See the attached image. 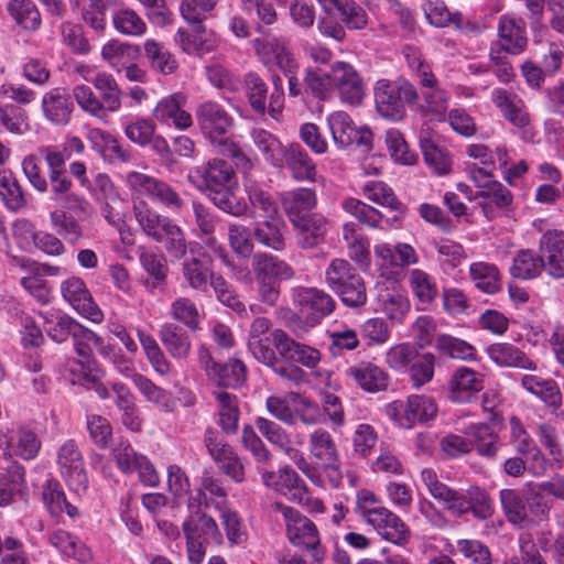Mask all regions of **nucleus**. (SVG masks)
Returning <instances> with one entry per match:
<instances>
[{
    "instance_id": "4468645a",
    "label": "nucleus",
    "mask_w": 564,
    "mask_h": 564,
    "mask_svg": "<svg viewBox=\"0 0 564 564\" xmlns=\"http://www.w3.org/2000/svg\"><path fill=\"white\" fill-rule=\"evenodd\" d=\"M296 303L303 314H307V323L315 326L330 315L336 302L326 291L317 288H301L296 292Z\"/></svg>"
},
{
    "instance_id": "774afa93",
    "label": "nucleus",
    "mask_w": 564,
    "mask_h": 564,
    "mask_svg": "<svg viewBox=\"0 0 564 564\" xmlns=\"http://www.w3.org/2000/svg\"><path fill=\"white\" fill-rule=\"evenodd\" d=\"M214 460L223 473L234 481L242 482L245 480L243 464L230 445L221 449Z\"/></svg>"
},
{
    "instance_id": "0eeeda50",
    "label": "nucleus",
    "mask_w": 564,
    "mask_h": 564,
    "mask_svg": "<svg viewBox=\"0 0 564 564\" xmlns=\"http://www.w3.org/2000/svg\"><path fill=\"white\" fill-rule=\"evenodd\" d=\"M261 479L265 487L274 489L288 500L307 506L316 511L323 510V502L312 498L305 481L290 466H284L276 473L262 471Z\"/></svg>"
},
{
    "instance_id": "dca6fc26",
    "label": "nucleus",
    "mask_w": 564,
    "mask_h": 564,
    "mask_svg": "<svg viewBox=\"0 0 564 564\" xmlns=\"http://www.w3.org/2000/svg\"><path fill=\"white\" fill-rule=\"evenodd\" d=\"M291 225L295 230V241L299 248L312 250L325 242L328 220L324 215L302 217V219L292 221Z\"/></svg>"
},
{
    "instance_id": "7c9ffc66",
    "label": "nucleus",
    "mask_w": 564,
    "mask_h": 564,
    "mask_svg": "<svg viewBox=\"0 0 564 564\" xmlns=\"http://www.w3.org/2000/svg\"><path fill=\"white\" fill-rule=\"evenodd\" d=\"M284 227L281 218L263 219L254 224L251 236L253 241L264 248L283 251L285 249Z\"/></svg>"
},
{
    "instance_id": "4be33fe9",
    "label": "nucleus",
    "mask_w": 564,
    "mask_h": 564,
    "mask_svg": "<svg viewBox=\"0 0 564 564\" xmlns=\"http://www.w3.org/2000/svg\"><path fill=\"white\" fill-rule=\"evenodd\" d=\"M487 355L500 367L535 371L538 365L524 351L510 343H495L488 346Z\"/></svg>"
},
{
    "instance_id": "f3484780",
    "label": "nucleus",
    "mask_w": 564,
    "mask_h": 564,
    "mask_svg": "<svg viewBox=\"0 0 564 564\" xmlns=\"http://www.w3.org/2000/svg\"><path fill=\"white\" fill-rule=\"evenodd\" d=\"M281 166H286L292 178L297 182L315 183L318 178L315 162L299 143H291L285 147Z\"/></svg>"
},
{
    "instance_id": "bb28decb",
    "label": "nucleus",
    "mask_w": 564,
    "mask_h": 564,
    "mask_svg": "<svg viewBox=\"0 0 564 564\" xmlns=\"http://www.w3.org/2000/svg\"><path fill=\"white\" fill-rule=\"evenodd\" d=\"M182 276L188 286L195 291L206 292L212 276V258L202 252L199 257L183 258Z\"/></svg>"
},
{
    "instance_id": "a18cd8bd",
    "label": "nucleus",
    "mask_w": 564,
    "mask_h": 564,
    "mask_svg": "<svg viewBox=\"0 0 564 564\" xmlns=\"http://www.w3.org/2000/svg\"><path fill=\"white\" fill-rule=\"evenodd\" d=\"M213 373V381L221 387L237 388L247 378V369L245 364L239 359H229L227 362L219 364L216 372Z\"/></svg>"
},
{
    "instance_id": "2eb2a0df",
    "label": "nucleus",
    "mask_w": 564,
    "mask_h": 564,
    "mask_svg": "<svg viewBox=\"0 0 564 564\" xmlns=\"http://www.w3.org/2000/svg\"><path fill=\"white\" fill-rule=\"evenodd\" d=\"M63 297L84 317L94 323L102 321V312L93 301L84 281L77 276L65 280L61 285Z\"/></svg>"
},
{
    "instance_id": "72a5a7b5",
    "label": "nucleus",
    "mask_w": 564,
    "mask_h": 564,
    "mask_svg": "<svg viewBox=\"0 0 564 564\" xmlns=\"http://www.w3.org/2000/svg\"><path fill=\"white\" fill-rule=\"evenodd\" d=\"M26 490L24 484V468L12 464L6 473L0 475V506H7L22 499Z\"/></svg>"
},
{
    "instance_id": "412c9836",
    "label": "nucleus",
    "mask_w": 564,
    "mask_h": 564,
    "mask_svg": "<svg viewBox=\"0 0 564 564\" xmlns=\"http://www.w3.org/2000/svg\"><path fill=\"white\" fill-rule=\"evenodd\" d=\"M346 376L367 392L383 391L388 387L387 372L370 361H360L346 369Z\"/></svg>"
},
{
    "instance_id": "393cba45",
    "label": "nucleus",
    "mask_w": 564,
    "mask_h": 564,
    "mask_svg": "<svg viewBox=\"0 0 564 564\" xmlns=\"http://www.w3.org/2000/svg\"><path fill=\"white\" fill-rule=\"evenodd\" d=\"M449 399L454 402H464L473 393L484 388V376L468 367L456 369L448 382Z\"/></svg>"
},
{
    "instance_id": "cd10ccee",
    "label": "nucleus",
    "mask_w": 564,
    "mask_h": 564,
    "mask_svg": "<svg viewBox=\"0 0 564 564\" xmlns=\"http://www.w3.org/2000/svg\"><path fill=\"white\" fill-rule=\"evenodd\" d=\"M251 265L256 279L286 281L294 276L292 267L271 253H254Z\"/></svg>"
},
{
    "instance_id": "ea45409f",
    "label": "nucleus",
    "mask_w": 564,
    "mask_h": 564,
    "mask_svg": "<svg viewBox=\"0 0 564 564\" xmlns=\"http://www.w3.org/2000/svg\"><path fill=\"white\" fill-rule=\"evenodd\" d=\"M143 46L144 55L153 70L162 75H170L175 72L177 62L163 44L150 39L144 42Z\"/></svg>"
},
{
    "instance_id": "8fccbe9b",
    "label": "nucleus",
    "mask_w": 564,
    "mask_h": 564,
    "mask_svg": "<svg viewBox=\"0 0 564 564\" xmlns=\"http://www.w3.org/2000/svg\"><path fill=\"white\" fill-rule=\"evenodd\" d=\"M540 254L535 256L533 251L525 249L520 250L513 258L510 268V274L513 278L529 280L540 275L543 268L539 265Z\"/></svg>"
},
{
    "instance_id": "13d9d810",
    "label": "nucleus",
    "mask_w": 564,
    "mask_h": 564,
    "mask_svg": "<svg viewBox=\"0 0 564 564\" xmlns=\"http://www.w3.org/2000/svg\"><path fill=\"white\" fill-rule=\"evenodd\" d=\"M470 275L476 286L481 291L494 294L500 289L498 269L489 263L477 262L470 265Z\"/></svg>"
},
{
    "instance_id": "e433bc0d",
    "label": "nucleus",
    "mask_w": 564,
    "mask_h": 564,
    "mask_svg": "<svg viewBox=\"0 0 564 564\" xmlns=\"http://www.w3.org/2000/svg\"><path fill=\"white\" fill-rule=\"evenodd\" d=\"M308 449L311 455L326 465L337 459V446L330 433L323 429H315L308 436Z\"/></svg>"
},
{
    "instance_id": "c9c22d12",
    "label": "nucleus",
    "mask_w": 564,
    "mask_h": 564,
    "mask_svg": "<svg viewBox=\"0 0 564 564\" xmlns=\"http://www.w3.org/2000/svg\"><path fill=\"white\" fill-rule=\"evenodd\" d=\"M420 147L425 163L437 175H445L449 172L452 164L451 159L447 153L435 143L429 131L421 132Z\"/></svg>"
},
{
    "instance_id": "f257e3e1",
    "label": "nucleus",
    "mask_w": 564,
    "mask_h": 564,
    "mask_svg": "<svg viewBox=\"0 0 564 564\" xmlns=\"http://www.w3.org/2000/svg\"><path fill=\"white\" fill-rule=\"evenodd\" d=\"M188 180L203 191L216 208L234 217H242L248 202L238 195V181L231 163L212 159L189 171Z\"/></svg>"
},
{
    "instance_id": "9d476101",
    "label": "nucleus",
    "mask_w": 564,
    "mask_h": 564,
    "mask_svg": "<svg viewBox=\"0 0 564 564\" xmlns=\"http://www.w3.org/2000/svg\"><path fill=\"white\" fill-rule=\"evenodd\" d=\"M333 88H336L340 99L352 106L359 105L365 97V84L354 68L346 62L337 61L330 66Z\"/></svg>"
},
{
    "instance_id": "9b49d317",
    "label": "nucleus",
    "mask_w": 564,
    "mask_h": 564,
    "mask_svg": "<svg viewBox=\"0 0 564 564\" xmlns=\"http://www.w3.org/2000/svg\"><path fill=\"white\" fill-rule=\"evenodd\" d=\"M539 254L543 271L555 279L564 278V231L546 230L540 238Z\"/></svg>"
},
{
    "instance_id": "2f4dec72",
    "label": "nucleus",
    "mask_w": 564,
    "mask_h": 564,
    "mask_svg": "<svg viewBox=\"0 0 564 564\" xmlns=\"http://www.w3.org/2000/svg\"><path fill=\"white\" fill-rule=\"evenodd\" d=\"M271 326V321L265 317H257L250 326L248 348L256 360L273 359L272 337L267 336Z\"/></svg>"
},
{
    "instance_id": "20e7f679",
    "label": "nucleus",
    "mask_w": 564,
    "mask_h": 564,
    "mask_svg": "<svg viewBox=\"0 0 564 564\" xmlns=\"http://www.w3.org/2000/svg\"><path fill=\"white\" fill-rule=\"evenodd\" d=\"M271 511L282 516L288 540L293 546L307 552L315 562L324 560L325 550L321 545L319 531L311 519L283 502H273Z\"/></svg>"
},
{
    "instance_id": "aec40b11",
    "label": "nucleus",
    "mask_w": 564,
    "mask_h": 564,
    "mask_svg": "<svg viewBox=\"0 0 564 564\" xmlns=\"http://www.w3.org/2000/svg\"><path fill=\"white\" fill-rule=\"evenodd\" d=\"M498 36L501 48L513 55L522 53L528 44L524 22L510 15L499 18Z\"/></svg>"
},
{
    "instance_id": "c756f323",
    "label": "nucleus",
    "mask_w": 564,
    "mask_h": 564,
    "mask_svg": "<svg viewBox=\"0 0 564 564\" xmlns=\"http://www.w3.org/2000/svg\"><path fill=\"white\" fill-rule=\"evenodd\" d=\"M42 108L47 120L56 126H64L70 120L74 105L69 95L61 89H53L44 95Z\"/></svg>"
},
{
    "instance_id": "79ce46f5",
    "label": "nucleus",
    "mask_w": 564,
    "mask_h": 564,
    "mask_svg": "<svg viewBox=\"0 0 564 564\" xmlns=\"http://www.w3.org/2000/svg\"><path fill=\"white\" fill-rule=\"evenodd\" d=\"M334 142L340 148L354 144L357 127L345 111H335L327 118Z\"/></svg>"
},
{
    "instance_id": "1a4fd4ad",
    "label": "nucleus",
    "mask_w": 564,
    "mask_h": 564,
    "mask_svg": "<svg viewBox=\"0 0 564 564\" xmlns=\"http://www.w3.org/2000/svg\"><path fill=\"white\" fill-rule=\"evenodd\" d=\"M273 349L280 358L293 366L300 364L307 368H314L321 361V352L312 346L295 341L283 329L275 328L271 332Z\"/></svg>"
},
{
    "instance_id": "423d86ee",
    "label": "nucleus",
    "mask_w": 564,
    "mask_h": 564,
    "mask_svg": "<svg viewBox=\"0 0 564 564\" xmlns=\"http://www.w3.org/2000/svg\"><path fill=\"white\" fill-rule=\"evenodd\" d=\"M126 181L132 192L149 197L166 210L177 214L186 206V202L178 191L163 180L132 171L127 174Z\"/></svg>"
},
{
    "instance_id": "6ab92c4d",
    "label": "nucleus",
    "mask_w": 564,
    "mask_h": 564,
    "mask_svg": "<svg viewBox=\"0 0 564 564\" xmlns=\"http://www.w3.org/2000/svg\"><path fill=\"white\" fill-rule=\"evenodd\" d=\"M189 516L183 523L184 535L193 533L197 540L207 541L219 544L221 542V534L214 519L200 511L199 505L194 502L188 503Z\"/></svg>"
},
{
    "instance_id": "39448f33",
    "label": "nucleus",
    "mask_w": 564,
    "mask_h": 564,
    "mask_svg": "<svg viewBox=\"0 0 564 564\" xmlns=\"http://www.w3.org/2000/svg\"><path fill=\"white\" fill-rule=\"evenodd\" d=\"M419 94L413 84L404 78L379 79L375 86V102L378 113L389 120L400 121L405 117L406 106L416 105Z\"/></svg>"
},
{
    "instance_id": "3c124183",
    "label": "nucleus",
    "mask_w": 564,
    "mask_h": 564,
    "mask_svg": "<svg viewBox=\"0 0 564 564\" xmlns=\"http://www.w3.org/2000/svg\"><path fill=\"white\" fill-rule=\"evenodd\" d=\"M131 378L134 386L148 399V401L162 406L166 411H172L174 409L175 402L167 391L156 387L150 379L141 373H133Z\"/></svg>"
},
{
    "instance_id": "f03ea898",
    "label": "nucleus",
    "mask_w": 564,
    "mask_h": 564,
    "mask_svg": "<svg viewBox=\"0 0 564 564\" xmlns=\"http://www.w3.org/2000/svg\"><path fill=\"white\" fill-rule=\"evenodd\" d=\"M421 479L430 495L454 517L460 518L471 512L475 518L486 520L494 514L492 500L487 490L479 486H470L466 492L457 491L441 481L432 468L423 469Z\"/></svg>"
},
{
    "instance_id": "052dcab7",
    "label": "nucleus",
    "mask_w": 564,
    "mask_h": 564,
    "mask_svg": "<svg viewBox=\"0 0 564 564\" xmlns=\"http://www.w3.org/2000/svg\"><path fill=\"white\" fill-rule=\"evenodd\" d=\"M305 93H310L318 100H326L333 91L330 72L323 73L318 69L307 68L304 77Z\"/></svg>"
},
{
    "instance_id": "6e6d98bb",
    "label": "nucleus",
    "mask_w": 564,
    "mask_h": 564,
    "mask_svg": "<svg viewBox=\"0 0 564 564\" xmlns=\"http://www.w3.org/2000/svg\"><path fill=\"white\" fill-rule=\"evenodd\" d=\"M409 283L414 295L422 303H431L438 295L434 279L424 270H411L409 273Z\"/></svg>"
},
{
    "instance_id": "6e6552de",
    "label": "nucleus",
    "mask_w": 564,
    "mask_h": 564,
    "mask_svg": "<svg viewBox=\"0 0 564 564\" xmlns=\"http://www.w3.org/2000/svg\"><path fill=\"white\" fill-rule=\"evenodd\" d=\"M436 412L435 402L425 395H411L406 402L394 401L388 406L389 415L404 429H411L417 422H429Z\"/></svg>"
},
{
    "instance_id": "864d4df0",
    "label": "nucleus",
    "mask_w": 564,
    "mask_h": 564,
    "mask_svg": "<svg viewBox=\"0 0 564 564\" xmlns=\"http://www.w3.org/2000/svg\"><path fill=\"white\" fill-rule=\"evenodd\" d=\"M0 196L7 206L13 210L26 205V198L22 186L15 176L9 171L0 172Z\"/></svg>"
},
{
    "instance_id": "603ef678",
    "label": "nucleus",
    "mask_w": 564,
    "mask_h": 564,
    "mask_svg": "<svg viewBox=\"0 0 564 564\" xmlns=\"http://www.w3.org/2000/svg\"><path fill=\"white\" fill-rule=\"evenodd\" d=\"M358 274L349 261L336 258L330 261L325 270V281L335 293Z\"/></svg>"
},
{
    "instance_id": "473e14b6",
    "label": "nucleus",
    "mask_w": 564,
    "mask_h": 564,
    "mask_svg": "<svg viewBox=\"0 0 564 564\" xmlns=\"http://www.w3.org/2000/svg\"><path fill=\"white\" fill-rule=\"evenodd\" d=\"M48 542L61 553L79 563H87L91 560L90 550L77 536L65 530L52 531L48 534Z\"/></svg>"
},
{
    "instance_id": "338daca9",
    "label": "nucleus",
    "mask_w": 564,
    "mask_h": 564,
    "mask_svg": "<svg viewBox=\"0 0 564 564\" xmlns=\"http://www.w3.org/2000/svg\"><path fill=\"white\" fill-rule=\"evenodd\" d=\"M335 294L339 296L344 305L352 308L361 307L367 302L366 284L360 274L351 279Z\"/></svg>"
},
{
    "instance_id": "5701e85b",
    "label": "nucleus",
    "mask_w": 564,
    "mask_h": 564,
    "mask_svg": "<svg viewBox=\"0 0 564 564\" xmlns=\"http://www.w3.org/2000/svg\"><path fill=\"white\" fill-rule=\"evenodd\" d=\"M327 13H335L350 30H361L368 24L366 10L354 0H316Z\"/></svg>"
},
{
    "instance_id": "c85d7f7f",
    "label": "nucleus",
    "mask_w": 564,
    "mask_h": 564,
    "mask_svg": "<svg viewBox=\"0 0 564 564\" xmlns=\"http://www.w3.org/2000/svg\"><path fill=\"white\" fill-rule=\"evenodd\" d=\"M159 338L169 355L185 360L191 354L192 343L185 329L174 323H164L159 330Z\"/></svg>"
},
{
    "instance_id": "b1692460",
    "label": "nucleus",
    "mask_w": 564,
    "mask_h": 564,
    "mask_svg": "<svg viewBox=\"0 0 564 564\" xmlns=\"http://www.w3.org/2000/svg\"><path fill=\"white\" fill-rule=\"evenodd\" d=\"M463 432L470 438L473 449L481 457L496 458L505 447L499 435L486 423L470 424Z\"/></svg>"
},
{
    "instance_id": "58836bf2",
    "label": "nucleus",
    "mask_w": 564,
    "mask_h": 564,
    "mask_svg": "<svg viewBox=\"0 0 564 564\" xmlns=\"http://www.w3.org/2000/svg\"><path fill=\"white\" fill-rule=\"evenodd\" d=\"M499 499L507 520L513 525H523L528 520L524 497L516 489L505 488L500 490Z\"/></svg>"
},
{
    "instance_id": "7ed1b4c3",
    "label": "nucleus",
    "mask_w": 564,
    "mask_h": 564,
    "mask_svg": "<svg viewBox=\"0 0 564 564\" xmlns=\"http://www.w3.org/2000/svg\"><path fill=\"white\" fill-rule=\"evenodd\" d=\"M133 216L142 232L162 243L167 254L176 260L186 257L188 242L185 232L170 217L161 215L144 200L133 204Z\"/></svg>"
},
{
    "instance_id": "37998d69",
    "label": "nucleus",
    "mask_w": 564,
    "mask_h": 564,
    "mask_svg": "<svg viewBox=\"0 0 564 564\" xmlns=\"http://www.w3.org/2000/svg\"><path fill=\"white\" fill-rule=\"evenodd\" d=\"M9 14L23 29L35 31L41 25V14L32 0H10Z\"/></svg>"
},
{
    "instance_id": "f8f14e48",
    "label": "nucleus",
    "mask_w": 564,
    "mask_h": 564,
    "mask_svg": "<svg viewBox=\"0 0 564 564\" xmlns=\"http://www.w3.org/2000/svg\"><path fill=\"white\" fill-rule=\"evenodd\" d=\"M57 465L63 478L70 488L85 489L87 475L83 454L75 441H66L57 452Z\"/></svg>"
},
{
    "instance_id": "a211bd4d",
    "label": "nucleus",
    "mask_w": 564,
    "mask_h": 564,
    "mask_svg": "<svg viewBox=\"0 0 564 564\" xmlns=\"http://www.w3.org/2000/svg\"><path fill=\"white\" fill-rule=\"evenodd\" d=\"M280 200L290 223L319 214L314 212L317 206V196L312 188L299 187L283 192Z\"/></svg>"
},
{
    "instance_id": "f704fd0d",
    "label": "nucleus",
    "mask_w": 564,
    "mask_h": 564,
    "mask_svg": "<svg viewBox=\"0 0 564 564\" xmlns=\"http://www.w3.org/2000/svg\"><path fill=\"white\" fill-rule=\"evenodd\" d=\"M91 83L99 91L106 111L116 112L121 108L122 90L111 74L99 72Z\"/></svg>"
},
{
    "instance_id": "a19ab883",
    "label": "nucleus",
    "mask_w": 564,
    "mask_h": 564,
    "mask_svg": "<svg viewBox=\"0 0 564 564\" xmlns=\"http://www.w3.org/2000/svg\"><path fill=\"white\" fill-rule=\"evenodd\" d=\"M254 147L264 155L273 166L281 167V160L285 151L282 142L264 129H254L251 133Z\"/></svg>"
},
{
    "instance_id": "680f3d73",
    "label": "nucleus",
    "mask_w": 564,
    "mask_h": 564,
    "mask_svg": "<svg viewBox=\"0 0 564 564\" xmlns=\"http://www.w3.org/2000/svg\"><path fill=\"white\" fill-rule=\"evenodd\" d=\"M256 425L260 433L273 445L278 446L285 454L294 447L288 432L276 422L265 417H258Z\"/></svg>"
},
{
    "instance_id": "e2e57ef3",
    "label": "nucleus",
    "mask_w": 564,
    "mask_h": 564,
    "mask_svg": "<svg viewBox=\"0 0 564 564\" xmlns=\"http://www.w3.org/2000/svg\"><path fill=\"white\" fill-rule=\"evenodd\" d=\"M248 200L254 210H260L264 219H276L279 217L278 205L272 196L256 184L246 186Z\"/></svg>"
},
{
    "instance_id": "a878e982",
    "label": "nucleus",
    "mask_w": 564,
    "mask_h": 564,
    "mask_svg": "<svg viewBox=\"0 0 564 564\" xmlns=\"http://www.w3.org/2000/svg\"><path fill=\"white\" fill-rule=\"evenodd\" d=\"M378 533L397 545H404L410 540V530L408 525L389 509L381 510L369 522Z\"/></svg>"
},
{
    "instance_id": "0e129e2a",
    "label": "nucleus",
    "mask_w": 564,
    "mask_h": 564,
    "mask_svg": "<svg viewBox=\"0 0 564 564\" xmlns=\"http://www.w3.org/2000/svg\"><path fill=\"white\" fill-rule=\"evenodd\" d=\"M171 316L192 332L197 330L199 327L198 310L195 303L188 297H178L172 302Z\"/></svg>"
},
{
    "instance_id": "69168bd1",
    "label": "nucleus",
    "mask_w": 564,
    "mask_h": 564,
    "mask_svg": "<svg viewBox=\"0 0 564 564\" xmlns=\"http://www.w3.org/2000/svg\"><path fill=\"white\" fill-rule=\"evenodd\" d=\"M228 241L234 250L241 258L253 256V239L249 229L240 224H229Z\"/></svg>"
},
{
    "instance_id": "ddd939ff",
    "label": "nucleus",
    "mask_w": 564,
    "mask_h": 564,
    "mask_svg": "<svg viewBox=\"0 0 564 564\" xmlns=\"http://www.w3.org/2000/svg\"><path fill=\"white\" fill-rule=\"evenodd\" d=\"M195 116L200 130L213 143L219 145L220 139H227L225 134L232 124V118L219 104L205 101L197 107Z\"/></svg>"
},
{
    "instance_id": "4d7b16f0",
    "label": "nucleus",
    "mask_w": 564,
    "mask_h": 564,
    "mask_svg": "<svg viewBox=\"0 0 564 564\" xmlns=\"http://www.w3.org/2000/svg\"><path fill=\"white\" fill-rule=\"evenodd\" d=\"M364 194L367 199L376 204L389 207L400 214L404 213L402 203L397 198L393 191L383 182H368L364 186Z\"/></svg>"
},
{
    "instance_id": "bf43d9fd",
    "label": "nucleus",
    "mask_w": 564,
    "mask_h": 564,
    "mask_svg": "<svg viewBox=\"0 0 564 564\" xmlns=\"http://www.w3.org/2000/svg\"><path fill=\"white\" fill-rule=\"evenodd\" d=\"M247 96L251 108L259 115L267 110L268 86L257 73H248L245 76Z\"/></svg>"
},
{
    "instance_id": "5fc2aeb1",
    "label": "nucleus",
    "mask_w": 564,
    "mask_h": 564,
    "mask_svg": "<svg viewBox=\"0 0 564 564\" xmlns=\"http://www.w3.org/2000/svg\"><path fill=\"white\" fill-rule=\"evenodd\" d=\"M436 348L440 352L447 355L451 358L462 360H474L476 358V349L473 345L451 335H438L436 339Z\"/></svg>"
},
{
    "instance_id": "49530a36",
    "label": "nucleus",
    "mask_w": 564,
    "mask_h": 564,
    "mask_svg": "<svg viewBox=\"0 0 564 564\" xmlns=\"http://www.w3.org/2000/svg\"><path fill=\"white\" fill-rule=\"evenodd\" d=\"M293 405L295 420L299 419L304 425H317L323 422V413L319 405L307 397L297 392L288 395Z\"/></svg>"
},
{
    "instance_id": "09e8293b",
    "label": "nucleus",
    "mask_w": 564,
    "mask_h": 564,
    "mask_svg": "<svg viewBox=\"0 0 564 564\" xmlns=\"http://www.w3.org/2000/svg\"><path fill=\"white\" fill-rule=\"evenodd\" d=\"M113 28L123 35L140 36L147 31L143 19L130 8H121L112 15Z\"/></svg>"
},
{
    "instance_id": "4c0bfd02",
    "label": "nucleus",
    "mask_w": 564,
    "mask_h": 564,
    "mask_svg": "<svg viewBox=\"0 0 564 564\" xmlns=\"http://www.w3.org/2000/svg\"><path fill=\"white\" fill-rule=\"evenodd\" d=\"M343 238L346 241L350 259L367 268L370 264L368 239L358 231L355 224H345L343 226Z\"/></svg>"
},
{
    "instance_id": "de8ad7c7",
    "label": "nucleus",
    "mask_w": 564,
    "mask_h": 564,
    "mask_svg": "<svg viewBox=\"0 0 564 564\" xmlns=\"http://www.w3.org/2000/svg\"><path fill=\"white\" fill-rule=\"evenodd\" d=\"M219 402V424L226 434H235L238 430L239 409L237 398L225 391L216 392Z\"/></svg>"
},
{
    "instance_id": "c03bdc74",
    "label": "nucleus",
    "mask_w": 564,
    "mask_h": 564,
    "mask_svg": "<svg viewBox=\"0 0 564 564\" xmlns=\"http://www.w3.org/2000/svg\"><path fill=\"white\" fill-rule=\"evenodd\" d=\"M42 499L45 507L53 516H58L64 510L67 511L69 517H74L76 513V508L66 501L65 494L59 482L54 479L46 480L42 490Z\"/></svg>"
}]
</instances>
